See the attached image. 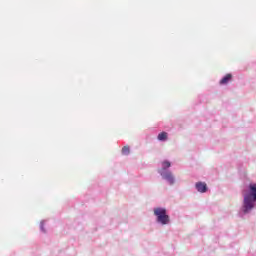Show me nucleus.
I'll return each mask as SVG.
<instances>
[{
    "label": "nucleus",
    "mask_w": 256,
    "mask_h": 256,
    "mask_svg": "<svg viewBox=\"0 0 256 256\" xmlns=\"http://www.w3.org/2000/svg\"><path fill=\"white\" fill-rule=\"evenodd\" d=\"M243 201L238 212L239 217L243 219L251 211L256 209V183L251 182L246 189L242 191Z\"/></svg>",
    "instance_id": "1"
},
{
    "label": "nucleus",
    "mask_w": 256,
    "mask_h": 256,
    "mask_svg": "<svg viewBox=\"0 0 256 256\" xmlns=\"http://www.w3.org/2000/svg\"><path fill=\"white\" fill-rule=\"evenodd\" d=\"M153 211L156 216V223H159V225H169V223H171V218L167 213V208L157 207L154 208Z\"/></svg>",
    "instance_id": "2"
},
{
    "label": "nucleus",
    "mask_w": 256,
    "mask_h": 256,
    "mask_svg": "<svg viewBox=\"0 0 256 256\" xmlns=\"http://www.w3.org/2000/svg\"><path fill=\"white\" fill-rule=\"evenodd\" d=\"M160 176L168 183V185H175V176H173V172H162Z\"/></svg>",
    "instance_id": "3"
},
{
    "label": "nucleus",
    "mask_w": 256,
    "mask_h": 256,
    "mask_svg": "<svg viewBox=\"0 0 256 256\" xmlns=\"http://www.w3.org/2000/svg\"><path fill=\"white\" fill-rule=\"evenodd\" d=\"M195 189L198 193H207L209 191L207 183L201 181L195 183Z\"/></svg>",
    "instance_id": "4"
},
{
    "label": "nucleus",
    "mask_w": 256,
    "mask_h": 256,
    "mask_svg": "<svg viewBox=\"0 0 256 256\" xmlns=\"http://www.w3.org/2000/svg\"><path fill=\"white\" fill-rule=\"evenodd\" d=\"M169 169H171V162L169 160H164L162 162L161 169H158V173H159V175H161L162 173H170L171 170H169Z\"/></svg>",
    "instance_id": "5"
},
{
    "label": "nucleus",
    "mask_w": 256,
    "mask_h": 256,
    "mask_svg": "<svg viewBox=\"0 0 256 256\" xmlns=\"http://www.w3.org/2000/svg\"><path fill=\"white\" fill-rule=\"evenodd\" d=\"M231 81H233V74L228 73L221 78V80L219 81V85H228L229 83H231Z\"/></svg>",
    "instance_id": "6"
},
{
    "label": "nucleus",
    "mask_w": 256,
    "mask_h": 256,
    "mask_svg": "<svg viewBox=\"0 0 256 256\" xmlns=\"http://www.w3.org/2000/svg\"><path fill=\"white\" fill-rule=\"evenodd\" d=\"M169 138V134L167 132H160L157 136L158 141L165 142Z\"/></svg>",
    "instance_id": "7"
},
{
    "label": "nucleus",
    "mask_w": 256,
    "mask_h": 256,
    "mask_svg": "<svg viewBox=\"0 0 256 256\" xmlns=\"http://www.w3.org/2000/svg\"><path fill=\"white\" fill-rule=\"evenodd\" d=\"M129 153H131V148H129V146H124L122 148V155H129Z\"/></svg>",
    "instance_id": "8"
},
{
    "label": "nucleus",
    "mask_w": 256,
    "mask_h": 256,
    "mask_svg": "<svg viewBox=\"0 0 256 256\" xmlns=\"http://www.w3.org/2000/svg\"><path fill=\"white\" fill-rule=\"evenodd\" d=\"M40 231H41L42 233H47V230H45V220H42V221L40 222Z\"/></svg>",
    "instance_id": "9"
}]
</instances>
